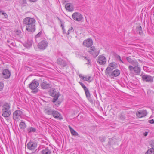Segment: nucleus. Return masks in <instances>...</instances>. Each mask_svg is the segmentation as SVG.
Listing matches in <instances>:
<instances>
[{"instance_id":"1","label":"nucleus","mask_w":154,"mask_h":154,"mask_svg":"<svg viewBox=\"0 0 154 154\" xmlns=\"http://www.w3.org/2000/svg\"><path fill=\"white\" fill-rule=\"evenodd\" d=\"M35 20L33 18L26 17L23 21V24L26 25V30L29 32H32L35 30Z\"/></svg>"},{"instance_id":"2","label":"nucleus","mask_w":154,"mask_h":154,"mask_svg":"<svg viewBox=\"0 0 154 154\" xmlns=\"http://www.w3.org/2000/svg\"><path fill=\"white\" fill-rule=\"evenodd\" d=\"M10 106L8 103H5L2 106V116L5 117H7L9 116L11 113L10 110Z\"/></svg>"},{"instance_id":"3","label":"nucleus","mask_w":154,"mask_h":154,"mask_svg":"<svg viewBox=\"0 0 154 154\" xmlns=\"http://www.w3.org/2000/svg\"><path fill=\"white\" fill-rule=\"evenodd\" d=\"M88 52L94 57H96L99 54V50L94 46L88 48Z\"/></svg>"},{"instance_id":"4","label":"nucleus","mask_w":154,"mask_h":154,"mask_svg":"<svg viewBox=\"0 0 154 154\" xmlns=\"http://www.w3.org/2000/svg\"><path fill=\"white\" fill-rule=\"evenodd\" d=\"M23 113L20 110L15 111L13 114V117L14 120L18 121L22 118Z\"/></svg>"},{"instance_id":"5","label":"nucleus","mask_w":154,"mask_h":154,"mask_svg":"<svg viewBox=\"0 0 154 154\" xmlns=\"http://www.w3.org/2000/svg\"><path fill=\"white\" fill-rule=\"evenodd\" d=\"M117 66V64L115 63H111L106 70V73L109 74Z\"/></svg>"},{"instance_id":"6","label":"nucleus","mask_w":154,"mask_h":154,"mask_svg":"<svg viewBox=\"0 0 154 154\" xmlns=\"http://www.w3.org/2000/svg\"><path fill=\"white\" fill-rule=\"evenodd\" d=\"M37 144L36 142L34 141H30L27 144V148L30 150H34L37 147Z\"/></svg>"},{"instance_id":"7","label":"nucleus","mask_w":154,"mask_h":154,"mask_svg":"<svg viewBox=\"0 0 154 154\" xmlns=\"http://www.w3.org/2000/svg\"><path fill=\"white\" fill-rule=\"evenodd\" d=\"M48 45V42L45 40H42L38 44V48L41 50H44L46 49Z\"/></svg>"},{"instance_id":"8","label":"nucleus","mask_w":154,"mask_h":154,"mask_svg":"<svg viewBox=\"0 0 154 154\" xmlns=\"http://www.w3.org/2000/svg\"><path fill=\"white\" fill-rule=\"evenodd\" d=\"M72 17L73 19L76 21H81L83 19V17L79 13L75 12L73 14Z\"/></svg>"},{"instance_id":"9","label":"nucleus","mask_w":154,"mask_h":154,"mask_svg":"<svg viewBox=\"0 0 154 154\" xmlns=\"http://www.w3.org/2000/svg\"><path fill=\"white\" fill-rule=\"evenodd\" d=\"M97 62L100 65H104L106 62V57L100 55L97 59Z\"/></svg>"},{"instance_id":"10","label":"nucleus","mask_w":154,"mask_h":154,"mask_svg":"<svg viewBox=\"0 0 154 154\" xmlns=\"http://www.w3.org/2000/svg\"><path fill=\"white\" fill-rule=\"evenodd\" d=\"M38 86V82L35 79H34L29 85V87L31 89L34 90Z\"/></svg>"},{"instance_id":"11","label":"nucleus","mask_w":154,"mask_h":154,"mask_svg":"<svg viewBox=\"0 0 154 154\" xmlns=\"http://www.w3.org/2000/svg\"><path fill=\"white\" fill-rule=\"evenodd\" d=\"M142 79L144 81L152 82H153V77L148 75H143L142 76Z\"/></svg>"},{"instance_id":"12","label":"nucleus","mask_w":154,"mask_h":154,"mask_svg":"<svg viewBox=\"0 0 154 154\" xmlns=\"http://www.w3.org/2000/svg\"><path fill=\"white\" fill-rule=\"evenodd\" d=\"M40 86L42 88L44 89H49L51 87V84L44 80L42 81Z\"/></svg>"},{"instance_id":"13","label":"nucleus","mask_w":154,"mask_h":154,"mask_svg":"<svg viewBox=\"0 0 154 154\" xmlns=\"http://www.w3.org/2000/svg\"><path fill=\"white\" fill-rule=\"evenodd\" d=\"M93 45V41L91 38H88L83 41V45L85 47H89Z\"/></svg>"},{"instance_id":"14","label":"nucleus","mask_w":154,"mask_h":154,"mask_svg":"<svg viewBox=\"0 0 154 154\" xmlns=\"http://www.w3.org/2000/svg\"><path fill=\"white\" fill-rule=\"evenodd\" d=\"M52 115L55 118L59 120H62L63 118L61 115L56 110H53Z\"/></svg>"},{"instance_id":"15","label":"nucleus","mask_w":154,"mask_h":154,"mask_svg":"<svg viewBox=\"0 0 154 154\" xmlns=\"http://www.w3.org/2000/svg\"><path fill=\"white\" fill-rule=\"evenodd\" d=\"M2 75L5 79H7L10 77L11 72L8 69H5L3 71Z\"/></svg>"},{"instance_id":"16","label":"nucleus","mask_w":154,"mask_h":154,"mask_svg":"<svg viewBox=\"0 0 154 154\" xmlns=\"http://www.w3.org/2000/svg\"><path fill=\"white\" fill-rule=\"evenodd\" d=\"M57 63L62 67H64L66 66V62L61 58H59L57 60Z\"/></svg>"},{"instance_id":"17","label":"nucleus","mask_w":154,"mask_h":154,"mask_svg":"<svg viewBox=\"0 0 154 154\" xmlns=\"http://www.w3.org/2000/svg\"><path fill=\"white\" fill-rule=\"evenodd\" d=\"M146 112L145 110H140L136 113V115L139 118H142L146 116Z\"/></svg>"},{"instance_id":"18","label":"nucleus","mask_w":154,"mask_h":154,"mask_svg":"<svg viewBox=\"0 0 154 154\" xmlns=\"http://www.w3.org/2000/svg\"><path fill=\"white\" fill-rule=\"evenodd\" d=\"M127 61L130 63L132 64L133 66H138V63L137 61L134 60L129 57H127L126 58Z\"/></svg>"},{"instance_id":"19","label":"nucleus","mask_w":154,"mask_h":154,"mask_svg":"<svg viewBox=\"0 0 154 154\" xmlns=\"http://www.w3.org/2000/svg\"><path fill=\"white\" fill-rule=\"evenodd\" d=\"M65 7L66 10L69 12H72L74 10L73 6L70 3H67L65 5Z\"/></svg>"},{"instance_id":"20","label":"nucleus","mask_w":154,"mask_h":154,"mask_svg":"<svg viewBox=\"0 0 154 154\" xmlns=\"http://www.w3.org/2000/svg\"><path fill=\"white\" fill-rule=\"evenodd\" d=\"M79 77L84 81H88L89 82H91V77L90 76H83L82 74L79 75Z\"/></svg>"},{"instance_id":"21","label":"nucleus","mask_w":154,"mask_h":154,"mask_svg":"<svg viewBox=\"0 0 154 154\" xmlns=\"http://www.w3.org/2000/svg\"><path fill=\"white\" fill-rule=\"evenodd\" d=\"M120 71L118 69H116L113 71L111 73V75L115 77L118 76L120 74Z\"/></svg>"},{"instance_id":"22","label":"nucleus","mask_w":154,"mask_h":154,"mask_svg":"<svg viewBox=\"0 0 154 154\" xmlns=\"http://www.w3.org/2000/svg\"><path fill=\"white\" fill-rule=\"evenodd\" d=\"M42 154H51V151L48 148H46L41 151Z\"/></svg>"},{"instance_id":"23","label":"nucleus","mask_w":154,"mask_h":154,"mask_svg":"<svg viewBox=\"0 0 154 154\" xmlns=\"http://www.w3.org/2000/svg\"><path fill=\"white\" fill-rule=\"evenodd\" d=\"M134 72L136 74H138L140 73V72L141 69L138 66H134Z\"/></svg>"},{"instance_id":"24","label":"nucleus","mask_w":154,"mask_h":154,"mask_svg":"<svg viewBox=\"0 0 154 154\" xmlns=\"http://www.w3.org/2000/svg\"><path fill=\"white\" fill-rule=\"evenodd\" d=\"M136 30L137 33H138L140 35H141L143 34L142 27L140 26H137L136 28Z\"/></svg>"},{"instance_id":"25","label":"nucleus","mask_w":154,"mask_h":154,"mask_svg":"<svg viewBox=\"0 0 154 154\" xmlns=\"http://www.w3.org/2000/svg\"><path fill=\"white\" fill-rule=\"evenodd\" d=\"M71 134L74 136H78L79 134L70 125L68 126Z\"/></svg>"},{"instance_id":"26","label":"nucleus","mask_w":154,"mask_h":154,"mask_svg":"<svg viewBox=\"0 0 154 154\" xmlns=\"http://www.w3.org/2000/svg\"><path fill=\"white\" fill-rule=\"evenodd\" d=\"M53 110L51 109H47L45 110V112L48 115H52Z\"/></svg>"},{"instance_id":"27","label":"nucleus","mask_w":154,"mask_h":154,"mask_svg":"<svg viewBox=\"0 0 154 154\" xmlns=\"http://www.w3.org/2000/svg\"><path fill=\"white\" fill-rule=\"evenodd\" d=\"M27 130L29 133L34 132L36 131V129L33 127H29L27 128Z\"/></svg>"},{"instance_id":"28","label":"nucleus","mask_w":154,"mask_h":154,"mask_svg":"<svg viewBox=\"0 0 154 154\" xmlns=\"http://www.w3.org/2000/svg\"><path fill=\"white\" fill-rule=\"evenodd\" d=\"M85 94L87 97H89V99H91V95L89 91L88 88L84 90Z\"/></svg>"},{"instance_id":"29","label":"nucleus","mask_w":154,"mask_h":154,"mask_svg":"<svg viewBox=\"0 0 154 154\" xmlns=\"http://www.w3.org/2000/svg\"><path fill=\"white\" fill-rule=\"evenodd\" d=\"M145 154H154V148H150L147 151Z\"/></svg>"},{"instance_id":"30","label":"nucleus","mask_w":154,"mask_h":154,"mask_svg":"<svg viewBox=\"0 0 154 154\" xmlns=\"http://www.w3.org/2000/svg\"><path fill=\"white\" fill-rule=\"evenodd\" d=\"M20 128L22 129H24L26 128V124L23 122H21L19 124Z\"/></svg>"},{"instance_id":"31","label":"nucleus","mask_w":154,"mask_h":154,"mask_svg":"<svg viewBox=\"0 0 154 154\" xmlns=\"http://www.w3.org/2000/svg\"><path fill=\"white\" fill-rule=\"evenodd\" d=\"M53 97H54V98L52 100V102L53 103H54L58 99L59 97V95L58 94H57L56 95L53 96Z\"/></svg>"},{"instance_id":"32","label":"nucleus","mask_w":154,"mask_h":154,"mask_svg":"<svg viewBox=\"0 0 154 154\" xmlns=\"http://www.w3.org/2000/svg\"><path fill=\"white\" fill-rule=\"evenodd\" d=\"M33 41L32 40H28L27 41V45H26V47L28 48H29L32 45Z\"/></svg>"},{"instance_id":"33","label":"nucleus","mask_w":154,"mask_h":154,"mask_svg":"<svg viewBox=\"0 0 154 154\" xmlns=\"http://www.w3.org/2000/svg\"><path fill=\"white\" fill-rule=\"evenodd\" d=\"M1 15H3L5 18H7L8 17L7 14L4 12L3 11L0 10V17Z\"/></svg>"},{"instance_id":"34","label":"nucleus","mask_w":154,"mask_h":154,"mask_svg":"<svg viewBox=\"0 0 154 154\" xmlns=\"http://www.w3.org/2000/svg\"><path fill=\"white\" fill-rule=\"evenodd\" d=\"M74 32V30L73 29V28L72 27H71L69 29L67 33V35H69L70 33H71L72 32Z\"/></svg>"},{"instance_id":"35","label":"nucleus","mask_w":154,"mask_h":154,"mask_svg":"<svg viewBox=\"0 0 154 154\" xmlns=\"http://www.w3.org/2000/svg\"><path fill=\"white\" fill-rule=\"evenodd\" d=\"M116 59L120 62L124 63L123 62L122 60L121 57L118 54H116L115 56Z\"/></svg>"},{"instance_id":"36","label":"nucleus","mask_w":154,"mask_h":154,"mask_svg":"<svg viewBox=\"0 0 154 154\" xmlns=\"http://www.w3.org/2000/svg\"><path fill=\"white\" fill-rule=\"evenodd\" d=\"M50 93L51 96H52L57 94H56V92L55 89H53L52 90H51L50 92Z\"/></svg>"},{"instance_id":"37","label":"nucleus","mask_w":154,"mask_h":154,"mask_svg":"<svg viewBox=\"0 0 154 154\" xmlns=\"http://www.w3.org/2000/svg\"><path fill=\"white\" fill-rule=\"evenodd\" d=\"M19 3L21 5H23L26 4V0H19Z\"/></svg>"},{"instance_id":"38","label":"nucleus","mask_w":154,"mask_h":154,"mask_svg":"<svg viewBox=\"0 0 154 154\" xmlns=\"http://www.w3.org/2000/svg\"><path fill=\"white\" fill-rule=\"evenodd\" d=\"M99 139L101 142H103L105 141V137L101 136L99 137Z\"/></svg>"},{"instance_id":"39","label":"nucleus","mask_w":154,"mask_h":154,"mask_svg":"<svg viewBox=\"0 0 154 154\" xmlns=\"http://www.w3.org/2000/svg\"><path fill=\"white\" fill-rule=\"evenodd\" d=\"M79 83L80 84V85H81V86L82 87L84 90L86 89V88H87L86 87L85 85L82 83L81 82H79Z\"/></svg>"},{"instance_id":"40","label":"nucleus","mask_w":154,"mask_h":154,"mask_svg":"<svg viewBox=\"0 0 154 154\" xmlns=\"http://www.w3.org/2000/svg\"><path fill=\"white\" fill-rule=\"evenodd\" d=\"M128 69L130 71H132L133 70H134V67H133L131 65H129L128 66Z\"/></svg>"},{"instance_id":"41","label":"nucleus","mask_w":154,"mask_h":154,"mask_svg":"<svg viewBox=\"0 0 154 154\" xmlns=\"http://www.w3.org/2000/svg\"><path fill=\"white\" fill-rule=\"evenodd\" d=\"M119 118L121 120H124L125 119L124 116L122 115H120L119 116Z\"/></svg>"},{"instance_id":"42","label":"nucleus","mask_w":154,"mask_h":154,"mask_svg":"<svg viewBox=\"0 0 154 154\" xmlns=\"http://www.w3.org/2000/svg\"><path fill=\"white\" fill-rule=\"evenodd\" d=\"M4 87V84L2 82H0V91L2 90Z\"/></svg>"},{"instance_id":"43","label":"nucleus","mask_w":154,"mask_h":154,"mask_svg":"<svg viewBox=\"0 0 154 154\" xmlns=\"http://www.w3.org/2000/svg\"><path fill=\"white\" fill-rule=\"evenodd\" d=\"M41 34L42 32H40L36 35L35 38H37L40 37Z\"/></svg>"},{"instance_id":"44","label":"nucleus","mask_w":154,"mask_h":154,"mask_svg":"<svg viewBox=\"0 0 154 154\" xmlns=\"http://www.w3.org/2000/svg\"><path fill=\"white\" fill-rule=\"evenodd\" d=\"M34 90H33L32 92L33 93L35 94L37 93L38 91V89H34Z\"/></svg>"},{"instance_id":"45","label":"nucleus","mask_w":154,"mask_h":154,"mask_svg":"<svg viewBox=\"0 0 154 154\" xmlns=\"http://www.w3.org/2000/svg\"><path fill=\"white\" fill-rule=\"evenodd\" d=\"M85 59H86L87 61V64H90L91 63V61L90 59L87 58V57H85Z\"/></svg>"},{"instance_id":"46","label":"nucleus","mask_w":154,"mask_h":154,"mask_svg":"<svg viewBox=\"0 0 154 154\" xmlns=\"http://www.w3.org/2000/svg\"><path fill=\"white\" fill-rule=\"evenodd\" d=\"M57 19L59 21L60 23V24H63L64 23V22H63V21L60 19L59 18L57 17Z\"/></svg>"},{"instance_id":"47","label":"nucleus","mask_w":154,"mask_h":154,"mask_svg":"<svg viewBox=\"0 0 154 154\" xmlns=\"http://www.w3.org/2000/svg\"><path fill=\"white\" fill-rule=\"evenodd\" d=\"M148 122L150 124H154V120L153 119H152L148 121Z\"/></svg>"},{"instance_id":"48","label":"nucleus","mask_w":154,"mask_h":154,"mask_svg":"<svg viewBox=\"0 0 154 154\" xmlns=\"http://www.w3.org/2000/svg\"><path fill=\"white\" fill-rule=\"evenodd\" d=\"M62 29L63 30V33H66V31L64 27H63V28H62Z\"/></svg>"},{"instance_id":"49","label":"nucleus","mask_w":154,"mask_h":154,"mask_svg":"<svg viewBox=\"0 0 154 154\" xmlns=\"http://www.w3.org/2000/svg\"><path fill=\"white\" fill-rule=\"evenodd\" d=\"M29 0L30 2H36L37 1V0Z\"/></svg>"},{"instance_id":"50","label":"nucleus","mask_w":154,"mask_h":154,"mask_svg":"<svg viewBox=\"0 0 154 154\" xmlns=\"http://www.w3.org/2000/svg\"><path fill=\"white\" fill-rule=\"evenodd\" d=\"M88 98V100H89V101H90V102H92V100L91 99H91H89V97H87Z\"/></svg>"},{"instance_id":"51","label":"nucleus","mask_w":154,"mask_h":154,"mask_svg":"<svg viewBox=\"0 0 154 154\" xmlns=\"http://www.w3.org/2000/svg\"><path fill=\"white\" fill-rule=\"evenodd\" d=\"M64 23L63 24H60V26L61 27H62V28H63V27H64Z\"/></svg>"},{"instance_id":"52","label":"nucleus","mask_w":154,"mask_h":154,"mask_svg":"<svg viewBox=\"0 0 154 154\" xmlns=\"http://www.w3.org/2000/svg\"><path fill=\"white\" fill-rule=\"evenodd\" d=\"M147 132H145V133H144V135L145 136H146L147 135Z\"/></svg>"},{"instance_id":"53","label":"nucleus","mask_w":154,"mask_h":154,"mask_svg":"<svg viewBox=\"0 0 154 154\" xmlns=\"http://www.w3.org/2000/svg\"><path fill=\"white\" fill-rule=\"evenodd\" d=\"M7 42H8V43H9L10 42V41L9 40H8L7 41Z\"/></svg>"}]
</instances>
